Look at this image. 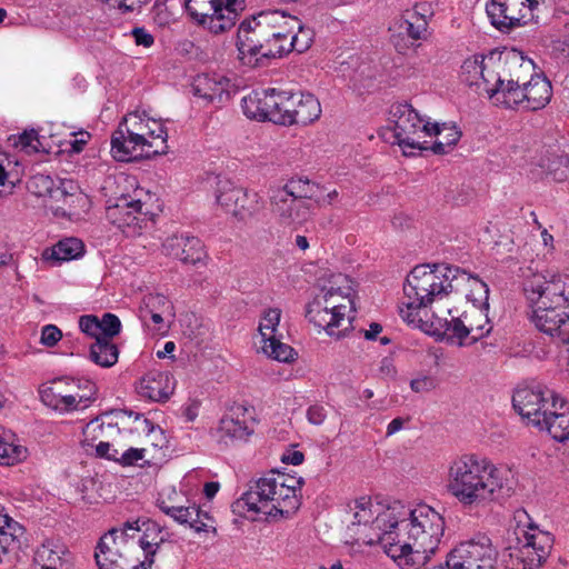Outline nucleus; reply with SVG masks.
Here are the masks:
<instances>
[{"instance_id": "43", "label": "nucleus", "mask_w": 569, "mask_h": 569, "mask_svg": "<svg viewBox=\"0 0 569 569\" xmlns=\"http://www.w3.org/2000/svg\"><path fill=\"white\" fill-rule=\"evenodd\" d=\"M438 133H432V136H438L439 139L433 142L430 147L433 153L436 154H445L448 153L450 149H452L461 137V132L456 126H449L443 123L441 127L438 124Z\"/></svg>"}, {"instance_id": "45", "label": "nucleus", "mask_w": 569, "mask_h": 569, "mask_svg": "<svg viewBox=\"0 0 569 569\" xmlns=\"http://www.w3.org/2000/svg\"><path fill=\"white\" fill-rule=\"evenodd\" d=\"M262 343L261 349L269 358L280 362H290L295 360V356L297 353L289 345L283 343L279 336L270 338V340H263Z\"/></svg>"}, {"instance_id": "26", "label": "nucleus", "mask_w": 569, "mask_h": 569, "mask_svg": "<svg viewBox=\"0 0 569 569\" xmlns=\"http://www.w3.org/2000/svg\"><path fill=\"white\" fill-rule=\"evenodd\" d=\"M229 81L223 77L200 74L192 84L194 96L211 103H223L229 98Z\"/></svg>"}, {"instance_id": "25", "label": "nucleus", "mask_w": 569, "mask_h": 569, "mask_svg": "<svg viewBox=\"0 0 569 569\" xmlns=\"http://www.w3.org/2000/svg\"><path fill=\"white\" fill-rule=\"evenodd\" d=\"M500 62L506 74V82L511 84L527 82L533 74V62L516 49L500 53Z\"/></svg>"}, {"instance_id": "1", "label": "nucleus", "mask_w": 569, "mask_h": 569, "mask_svg": "<svg viewBox=\"0 0 569 569\" xmlns=\"http://www.w3.org/2000/svg\"><path fill=\"white\" fill-rule=\"evenodd\" d=\"M389 523L380 546L401 569H419L437 552L445 532L443 517L428 505L407 509L400 502L389 506L376 525Z\"/></svg>"}, {"instance_id": "32", "label": "nucleus", "mask_w": 569, "mask_h": 569, "mask_svg": "<svg viewBox=\"0 0 569 569\" xmlns=\"http://www.w3.org/2000/svg\"><path fill=\"white\" fill-rule=\"evenodd\" d=\"M84 246L77 238H66L42 252V260L63 262L79 258L83 253Z\"/></svg>"}, {"instance_id": "55", "label": "nucleus", "mask_w": 569, "mask_h": 569, "mask_svg": "<svg viewBox=\"0 0 569 569\" xmlns=\"http://www.w3.org/2000/svg\"><path fill=\"white\" fill-rule=\"evenodd\" d=\"M99 323L101 327L100 339L104 338L112 340L121 331V321L119 317L113 313H103L102 317L99 318Z\"/></svg>"}, {"instance_id": "35", "label": "nucleus", "mask_w": 569, "mask_h": 569, "mask_svg": "<svg viewBox=\"0 0 569 569\" xmlns=\"http://www.w3.org/2000/svg\"><path fill=\"white\" fill-rule=\"evenodd\" d=\"M119 348L110 339L94 340L89 348V359L101 368H111L118 362Z\"/></svg>"}, {"instance_id": "10", "label": "nucleus", "mask_w": 569, "mask_h": 569, "mask_svg": "<svg viewBox=\"0 0 569 569\" xmlns=\"http://www.w3.org/2000/svg\"><path fill=\"white\" fill-rule=\"evenodd\" d=\"M246 0H184L187 11L199 24L212 33L230 30Z\"/></svg>"}, {"instance_id": "59", "label": "nucleus", "mask_w": 569, "mask_h": 569, "mask_svg": "<svg viewBox=\"0 0 569 569\" xmlns=\"http://www.w3.org/2000/svg\"><path fill=\"white\" fill-rule=\"evenodd\" d=\"M146 455V449L129 448L122 452L119 451L116 462L121 466H134L139 460H142Z\"/></svg>"}, {"instance_id": "9", "label": "nucleus", "mask_w": 569, "mask_h": 569, "mask_svg": "<svg viewBox=\"0 0 569 569\" xmlns=\"http://www.w3.org/2000/svg\"><path fill=\"white\" fill-rule=\"evenodd\" d=\"M390 122L393 124V137L396 142L402 148L406 156L412 154L410 150H426L428 147L419 141V132H425L426 136L431 137L432 133H438V123H429L425 121L419 113L412 108L411 104L396 103L390 109Z\"/></svg>"}, {"instance_id": "62", "label": "nucleus", "mask_w": 569, "mask_h": 569, "mask_svg": "<svg viewBox=\"0 0 569 569\" xmlns=\"http://www.w3.org/2000/svg\"><path fill=\"white\" fill-rule=\"evenodd\" d=\"M327 418V411L321 405L310 406L307 410V419L315 426H320Z\"/></svg>"}, {"instance_id": "36", "label": "nucleus", "mask_w": 569, "mask_h": 569, "mask_svg": "<svg viewBox=\"0 0 569 569\" xmlns=\"http://www.w3.org/2000/svg\"><path fill=\"white\" fill-rule=\"evenodd\" d=\"M297 92L274 88V108L272 122L282 126H292L293 110L296 108Z\"/></svg>"}, {"instance_id": "39", "label": "nucleus", "mask_w": 569, "mask_h": 569, "mask_svg": "<svg viewBox=\"0 0 569 569\" xmlns=\"http://www.w3.org/2000/svg\"><path fill=\"white\" fill-rule=\"evenodd\" d=\"M147 132H140L146 137V148L152 150L151 156L167 153L168 132L163 124L159 121L148 119L146 124Z\"/></svg>"}, {"instance_id": "13", "label": "nucleus", "mask_w": 569, "mask_h": 569, "mask_svg": "<svg viewBox=\"0 0 569 569\" xmlns=\"http://www.w3.org/2000/svg\"><path fill=\"white\" fill-rule=\"evenodd\" d=\"M558 399L559 396L545 385H526L513 391L512 407L527 425L536 427Z\"/></svg>"}, {"instance_id": "38", "label": "nucleus", "mask_w": 569, "mask_h": 569, "mask_svg": "<svg viewBox=\"0 0 569 569\" xmlns=\"http://www.w3.org/2000/svg\"><path fill=\"white\" fill-rule=\"evenodd\" d=\"M481 82L483 83V90L490 98L495 97V93L499 91V88L506 82V74L503 73V67L500 62V54L496 59L493 54L486 58V70L481 76Z\"/></svg>"}, {"instance_id": "50", "label": "nucleus", "mask_w": 569, "mask_h": 569, "mask_svg": "<svg viewBox=\"0 0 569 569\" xmlns=\"http://www.w3.org/2000/svg\"><path fill=\"white\" fill-rule=\"evenodd\" d=\"M139 545L144 552V559L139 563H136L134 561H130L127 557L122 556L118 567H122L123 569H151V566L154 561L153 557L159 549V545L150 543L144 538L139 539Z\"/></svg>"}, {"instance_id": "33", "label": "nucleus", "mask_w": 569, "mask_h": 569, "mask_svg": "<svg viewBox=\"0 0 569 569\" xmlns=\"http://www.w3.org/2000/svg\"><path fill=\"white\" fill-rule=\"evenodd\" d=\"M319 186L311 182L309 179L301 177L290 179L283 187L277 188L272 191L274 194H283L286 198H292L296 200H316Z\"/></svg>"}, {"instance_id": "22", "label": "nucleus", "mask_w": 569, "mask_h": 569, "mask_svg": "<svg viewBox=\"0 0 569 569\" xmlns=\"http://www.w3.org/2000/svg\"><path fill=\"white\" fill-rule=\"evenodd\" d=\"M372 508L373 505L367 497H361L356 500L352 525L363 526L365 529L369 526V530L372 531V536H367L368 540H366V542L369 545L378 542L380 545V536L391 532L392 529H389V523L380 527L376 525L377 519L383 515L386 510L380 511L379 507L376 510Z\"/></svg>"}, {"instance_id": "24", "label": "nucleus", "mask_w": 569, "mask_h": 569, "mask_svg": "<svg viewBox=\"0 0 569 569\" xmlns=\"http://www.w3.org/2000/svg\"><path fill=\"white\" fill-rule=\"evenodd\" d=\"M274 103V88H272L244 96L241 100V108L249 119L272 122Z\"/></svg>"}, {"instance_id": "17", "label": "nucleus", "mask_w": 569, "mask_h": 569, "mask_svg": "<svg viewBox=\"0 0 569 569\" xmlns=\"http://www.w3.org/2000/svg\"><path fill=\"white\" fill-rule=\"evenodd\" d=\"M272 212L279 224L297 229L306 223L312 216V207L308 201L286 198L283 194L271 197Z\"/></svg>"}, {"instance_id": "51", "label": "nucleus", "mask_w": 569, "mask_h": 569, "mask_svg": "<svg viewBox=\"0 0 569 569\" xmlns=\"http://www.w3.org/2000/svg\"><path fill=\"white\" fill-rule=\"evenodd\" d=\"M77 190L78 188L72 181H61L59 186L54 184L52 199L57 201L63 200L69 207L74 202L86 201V197Z\"/></svg>"}, {"instance_id": "54", "label": "nucleus", "mask_w": 569, "mask_h": 569, "mask_svg": "<svg viewBox=\"0 0 569 569\" xmlns=\"http://www.w3.org/2000/svg\"><path fill=\"white\" fill-rule=\"evenodd\" d=\"M26 457V449L21 446L9 443L0 438V465H14Z\"/></svg>"}, {"instance_id": "52", "label": "nucleus", "mask_w": 569, "mask_h": 569, "mask_svg": "<svg viewBox=\"0 0 569 569\" xmlns=\"http://www.w3.org/2000/svg\"><path fill=\"white\" fill-rule=\"evenodd\" d=\"M27 188L30 193L37 197H49L52 199L54 181L50 176L38 173L28 180Z\"/></svg>"}, {"instance_id": "48", "label": "nucleus", "mask_w": 569, "mask_h": 569, "mask_svg": "<svg viewBox=\"0 0 569 569\" xmlns=\"http://www.w3.org/2000/svg\"><path fill=\"white\" fill-rule=\"evenodd\" d=\"M483 70H486V57L482 56L470 57L461 66V73L469 86H480Z\"/></svg>"}, {"instance_id": "27", "label": "nucleus", "mask_w": 569, "mask_h": 569, "mask_svg": "<svg viewBox=\"0 0 569 569\" xmlns=\"http://www.w3.org/2000/svg\"><path fill=\"white\" fill-rule=\"evenodd\" d=\"M270 23V36L276 48L277 58L284 56V51H281L280 47H287L284 42L290 40V34L296 27L299 24V19L293 16L286 14L283 11L270 10L268 11Z\"/></svg>"}, {"instance_id": "20", "label": "nucleus", "mask_w": 569, "mask_h": 569, "mask_svg": "<svg viewBox=\"0 0 569 569\" xmlns=\"http://www.w3.org/2000/svg\"><path fill=\"white\" fill-rule=\"evenodd\" d=\"M138 393L152 401H166L174 390V381L168 371L150 370L139 381Z\"/></svg>"}, {"instance_id": "60", "label": "nucleus", "mask_w": 569, "mask_h": 569, "mask_svg": "<svg viewBox=\"0 0 569 569\" xmlns=\"http://www.w3.org/2000/svg\"><path fill=\"white\" fill-rule=\"evenodd\" d=\"M62 338L61 330L54 325H47L42 328L40 341L43 346L53 347Z\"/></svg>"}, {"instance_id": "5", "label": "nucleus", "mask_w": 569, "mask_h": 569, "mask_svg": "<svg viewBox=\"0 0 569 569\" xmlns=\"http://www.w3.org/2000/svg\"><path fill=\"white\" fill-rule=\"evenodd\" d=\"M353 293L352 281L348 276L331 274L308 303L306 317L329 336L340 337L336 329L340 328L346 317L355 311Z\"/></svg>"}, {"instance_id": "16", "label": "nucleus", "mask_w": 569, "mask_h": 569, "mask_svg": "<svg viewBox=\"0 0 569 569\" xmlns=\"http://www.w3.org/2000/svg\"><path fill=\"white\" fill-rule=\"evenodd\" d=\"M146 137L130 128L123 121L111 137V154L117 161H132L151 157L150 149L146 148Z\"/></svg>"}, {"instance_id": "64", "label": "nucleus", "mask_w": 569, "mask_h": 569, "mask_svg": "<svg viewBox=\"0 0 569 569\" xmlns=\"http://www.w3.org/2000/svg\"><path fill=\"white\" fill-rule=\"evenodd\" d=\"M131 34L134 39L136 44L138 46L150 48L154 42L153 36L149 33L144 28H134L131 31Z\"/></svg>"}, {"instance_id": "7", "label": "nucleus", "mask_w": 569, "mask_h": 569, "mask_svg": "<svg viewBox=\"0 0 569 569\" xmlns=\"http://www.w3.org/2000/svg\"><path fill=\"white\" fill-rule=\"evenodd\" d=\"M268 11H261L252 18L242 21L237 34L238 58L243 66L260 68L268 66L277 58L270 36Z\"/></svg>"}, {"instance_id": "30", "label": "nucleus", "mask_w": 569, "mask_h": 569, "mask_svg": "<svg viewBox=\"0 0 569 569\" xmlns=\"http://www.w3.org/2000/svg\"><path fill=\"white\" fill-rule=\"evenodd\" d=\"M297 98L292 126H308L320 118L321 106L313 94L299 91Z\"/></svg>"}, {"instance_id": "4", "label": "nucleus", "mask_w": 569, "mask_h": 569, "mask_svg": "<svg viewBox=\"0 0 569 569\" xmlns=\"http://www.w3.org/2000/svg\"><path fill=\"white\" fill-rule=\"evenodd\" d=\"M301 477L273 471L259 478L233 503L234 511L267 517H288L301 505Z\"/></svg>"}, {"instance_id": "57", "label": "nucleus", "mask_w": 569, "mask_h": 569, "mask_svg": "<svg viewBox=\"0 0 569 569\" xmlns=\"http://www.w3.org/2000/svg\"><path fill=\"white\" fill-rule=\"evenodd\" d=\"M79 328L83 333L94 338V340H98V338L100 339L101 337V327L97 316H81L79 319Z\"/></svg>"}, {"instance_id": "6", "label": "nucleus", "mask_w": 569, "mask_h": 569, "mask_svg": "<svg viewBox=\"0 0 569 569\" xmlns=\"http://www.w3.org/2000/svg\"><path fill=\"white\" fill-rule=\"evenodd\" d=\"M516 541L502 555L506 569H537L547 559L553 545L550 532L541 530L520 510L516 515Z\"/></svg>"}, {"instance_id": "40", "label": "nucleus", "mask_w": 569, "mask_h": 569, "mask_svg": "<svg viewBox=\"0 0 569 569\" xmlns=\"http://www.w3.org/2000/svg\"><path fill=\"white\" fill-rule=\"evenodd\" d=\"M526 97L525 86H522V83L511 84L510 82H503L492 99H495L497 103L503 104L506 108L526 109Z\"/></svg>"}, {"instance_id": "53", "label": "nucleus", "mask_w": 569, "mask_h": 569, "mask_svg": "<svg viewBox=\"0 0 569 569\" xmlns=\"http://www.w3.org/2000/svg\"><path fill=\"white\" fill-rule=\"evenodd\" d=\"M140 309L144 311H156L173 316V306L168 300V298L161 293H150L146 296L142 300V306Z\"/></svg>"}, {"instance_id": "61", "label": "nucleus", "mask_w": 569, "mask_h": 569, "mask_svg": "<svg viewBox=\"0 0 569 569\" xmlns=\"http://www.w3.org/2000/svg\"><path fill=\"white\" fill-rule=\"evenodd\" d=\"M410 387L415 392H428L436 388L435 379L430 376H421L412 379Z\"/></svg>"}, {"instance_id": "31", "label": "nucleus", "mask_w": 569, "mask_h": 569, "mask_svg": "<svg viewBox=\"0 0 569 569\" xmlns=\"http://www.w3.org/2000/svg\"><path fill=\"white\" fill-rule=\"evenodd\" d=\"M487 309L486 307L471 305L461 313L467 329L471 332V342H477L485 338L492 329L488 319Z\"/></svg>"}, {"instance_id": "49", "label": "nucleus", "mask_w": 569, "mask_h": 569, "mask_svg": "<svg viewBox=\"0 0 569 569\" xmlns=\"http://www.w3.org/2000/svg\"><path fill=\"white\" fill-rule=\"evenodd\" d=\"M280 319L281 310L279 308H269L263 312L259 322V333L262 341L278 336Z\"/></svg>"}, {"instance_id": "56", "label": "nucleus", "mask_w": 569, "mask_h": 569, "mask_svg": "<svg viewBox=\"0 0 569 569\" xmlns=\"http://www.w3.org/2000/svg\"><path fill=\"white\" fill-rule=\"evenodd\" d=\"M113 430L114 425L107 423L99 421V418H94L91 421H89L86 427L83 428V436L86 441H94L100 437L104 436V430Z\"/></svg>"}, {"instance_id": "12", "label": "nucleus", "mask_w": 569, "mask_h": 569, "mask_svg": "<svg viewBox=\"0 0 569 569\" xmlns=\"http://www.w3.org/2000/svg\"><path fill=\"white\" fill-rule=\"evenodd\" d=\"M497 549L485 533L461 541L447 556V565L452 569H495Z\"/></svg>"}, {"instance_id": "15", "label": "nucleus", "mask_w": 569, "mask_h": 569, "mask_svg": "<svg viewBox=\"0 0 569 569\" xmlns=\"http://www.w3.org/2000/svg\"><path fill=\"white\" fill-rule=\"evenodd\" d=\"M538 0H488L487 14L498 30L507 32L535 19Z\"/></svg>"}, {"instance_id": "14", "label": "nucleus", "mask_w": 569, "mask_h": 569, "mask_svg": "<svg viewBox=\"0 0 569 569\" xmlns=\"http://www.w3.org/2000/svg\"><path fill=\"white\" fill-rule=\"evenodd\" d=\"M433 17V9L430 3H417L412 9L405 10L396 18L389 27L391 42L398 52L403 53L409 43L406 37L412 41L427 38L429 20Z\"/></svg>"}, {"instance_id": "44", "label": "nucleus", "mask_w": 569, "mask_h": 569, "mask_svg": "<svg viewBox=\"0 0 569 569\" xmlns=\"http://www.w3.org/2000/svg\"><path fill=\"white\" fill-rule=\"evenodd\" d=\"M313 41V31L309 28H306L299 21L296 30L290 34V40L284 42L287 47H280L281 51H284V54H288L291 51H297L298 53H302L307 51Z\"/></svg>"}, {"instance_id": "2", "label": "nucleus", "mask_w": 569, "mask_h": 569, "mask_svg": "<svg viewBox=\"0 0 569 569\" xmlns=\"http://www.w3.org/2000/svg\"><path fill=\"white\" fill-rule=\"evenodd\" d=\"M466 287L470 288L465 293L468 301L488 308L489 288L478 277L446 263L416 266L403 284L400 317L408 325L426 330L430 306L450 293L465 292Z\"/></svg>"}, {"instance_id": "3", "label": "nucleus", "mask_w": 569, "mask_h": 569, "mask_svg": "<svg viewBox=\"0 0 569 569\" xmlns=\"http://www.w3.org/2000/svg\"><path fill=\"white\" fill-rule=\"evenodd\" d=\"M508 475L486 457L463 453L449 462L446 488L463 510L479 512L510 495Z\"/></svg>"}, {"instance_id": "8", "label": "nucleus", "mask_w": 569, "mask_h": 569, "mask_svg": "<svg viewBox=\"0 0 569 569\" xmlns=\"http://www.w3.org/2000/svg\"><path fill=\"white\" fill-rule=\"evenodd\" d=\"M97 392L96 383L89 379L63 377L42 389L40 396L46 406L68 413L90 407L97 399Z\"/></svg>"}, {"instance_id": "19", "label": "nucleus", "mask_w": 569, "mask_h": 569, "mask_svg": "<svg viewBox=\"0 0 569 569\" xmlns=\"http://www.w3.org/2000/svg\"><path fill=\"white\" fill-rule=\"evenodd\" d=\"M218 432L220 440L226 443L229 440H247L253 432V420L244 407L238 406L220 420Z\"/></svg>"}, {"instance_id": "18", "label": "nucleus", "mask_w": 569, "mask_h": 569, "mask_svg": "<svg viewBox=\"0 0 569 569\" xmlns=\"http://www.w3.org/2000/svg\"><path fill=\"white\" fill-rule=\"evenodd\" d=\"M163 251L183 263L197 264L206 257L201 240L189 233L173 234L163 242Z\"/></svg>"}, {"instance_id": "63", "label": "nucleus", "mask_w": 569, "mask_h": 569, "mask_svg": "<svg viewBox=\"0 0 569 569\" xmlns=\"http://www.w3.org/2000/svg\"><path fill=\"white\" fill-rule=\"evenodd\" d=\"M96 453L99 458H104L108 460L116 461L118 458L119 450L116 449L112 445H110L108 441H100L96 446Z\"/></svg>"}, {"instance_id": "11", "label": "nucleus", "mask_w": 569, "mask_h": 569, "mask_svg": "<svg viewBox=\"0 0 569 569\" xmlns=\"http://www.w3.org/2000/svg\"><path fill=\"white\" fill-rule=\"evenodd\" d=\"M523 292L531 308L569 306V276L533 273L523 281Z\"/></svg>"}, {"instance_id": "29", "label": "nucleus", "mask_w": 569, "mask_h": 569, "mask_svg": "<svg viewBox=\"0 0 569 569\" xmlns=\"http://www.w3.org/2000/svg\"><path fill=\"white\" fill-rule=\"evenodd\" d=\"M144 203L140 199L121 197L113 207L108 208V214L119 227L131 226L138 214L148 213L143 211Z\"/></svg>"}, {"instance_id": "37", "label": "nucleus", "mask_w": 569, "mask_h": 569, "mask_svg": "<svg viewBox=\"0 0 569 569\" xmlns=\"http://www.w3.org/2000/svg\"><path fill=\"white\" fill-rule=\"evenodd\" d=\"M118 529H111L108 533L100 538L98 542L94 559L98 567L109 565L107 561L119 560L123 555L121 552L120 540H118Z\"/></svg>"}, {"instance_id": "47", "label": "nucleus", "mask_w": 569, "mask_h": 569, "mask_svg": "<svg viewBox=\"0 0 569 569\" xmlns=\"http://www.w3.org/2000/svg\"><path fill=\"white\" fill-rule=\"evenodd\" d=\"M262 208L263 201L260 196L257 192L243 189V197H240L233 216L239 220H246L257 214Z\"/></svg>"}, {"instance_id": "42", "label": "nucleus", "mask_w": 569, "mask_h": 569, "mask_svg": "<svg viewBox=\"0 0 569 569\" xmlns=\"http://www.w3.org/2000/svg\"><path fill=\"white\" fill-rule=\"evenodd\" d=\"M436 331H442L443 335L449 338H455L458 340V343L462 346L465 342H471V332L467 329V325L462 316L452 317L451 320L447 319H438V327L435 329Z\"/></svg>"}, {"instance_id": "58", "label": "nucleus", "mask_w": 569, "mask_h": 569, "mask_svg": "<svg viewBox=\"0 0 569 569\" xmlns=\"http://www.w3.org/2000/svg\"><path fill=\"white\" fill-rule=\"evenodd\" d=\"M14 144L21 147V149L26 150L27 152L39 151L40 142L37 131L33 129L23 131L18 137V141Z\"/></svg>"}, {"instance_id": "28", "label": "nucleus", "mask_w": 569, "mask_h": 569, "mask_svg": "<svg viewBox=\"0 0 569 569\" xmlns=\"http://www.w3.org/2000/svg\"><path fill=\"white\" fill-rule=\"evenodd\" d=\"M526 91V110H540L545 108L552 96L550 81L539 74L531 76L523 84Z\"/></svg>"}, {"instance_id": "34", "label": "nucleus", "mask_w": 569, "mask_h": 569, "mask_svg": "<svg viewBox=\"0 0 569 569\" xmlns=\"http://www.w3.org/2000/svg\"><path fill=\"white\" fill-rule=\"evenodd\" d=\"M538 164L555 181L562 182L569 179V157L559 150H548Z\"/></svg>"}, {"instance_id": "41", "label": "nucleus", "mask_w": 569, "mask_h": 569, "mask_svg": "<svg viewBox=\"0 0 569 569\" xmlns=\"http://www.w3.org/2000/svg\"><path fill=\"white\" fill-rule=\"evenodd\" d=\"M66 547L62 543L47 541L38 548L36 561L41 563L42 569H58L62 565Z\"/></svg>"}, {"instance_id": "23", "label": "nucleus", "mask_w": 569, "mask_h": 569, "mask_svg": "<svg viewBox=\"0 0 569 569\" xmlns=\"http://www.w3.org/2000/svg\"><path fill=\"white\" fill-rule=\"evenodd\" d=\"M157 505L162 512L173 518L178 523L188 525L198 532L204 531L207 528L202 518L209 519V517L196 505L169 503L163 496L158 498Z\"/></svg>"}, {"instance_id": "21", "label": "nucleus", "mask_w": 569, "mask_h": 569, "mask_svg": "<svg viewBox=\"0 0 569 569\" xmlns=\"http://www.w3.org/2000/svg\"><path fill=\"white\" fill-rule=\"evenodd\" d=\"M539 425H536L540 431H547L556 441L563 442L569 439V405L561 398L557 400L555 407L548 410L540 418Z\"/></svg>"}, {"instance_id": "46", "label": "nucleus", "mask_w": 569, "mask_h": 569, "mask_svg": "<svg viewBox=\"0 0 569 569\" xmlns=\"http://www.w3.org/2000/svg\"><path fill=\"white\" fill-rule=\"evenodd\" d=\"M243 197V188L233 186L230 182L222 183L217 193V203L227 212L233 216L234 210Z\"/></svg>"}]
</instances>
